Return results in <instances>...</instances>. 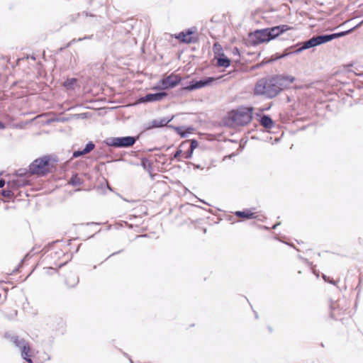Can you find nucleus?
Listing matches in <instances>:
<instances>
[{"mask_svg":"<svg viewBox=\"0 0 363 363\" xmlns=\"http://www.w3.org/2000/svg\"><path fill=\"white\" fill-rule=\"evenodd\" d=\"M182 82V77L175 74L163 77L159 82L160 86L155 87V89H169L175 87Z\"/></svg>","mask_w":363,"mask_h":363,"instance_id":"6","label":"nucleus"},{"mask_svg":"<svg viewBox=\"0 0 363 363\" xmlns=\"http://www.w3.org/2000/svg\"><path fill=\"white\" fill-rule=\"evenodd\" d=\"M123 250H119V251H117V252H115L112 253L111 255H110L106 258V259H108L109 257H112V256H114V255H118V254L121 253V252H123Z\"/></svg>","mask_w":363,"mask_h":363,"instance_id":"38","label":"nucleus"},{"mask_svg":"<svg viewBox=\"0 0 363 363\" xmlns=\"http://www.w3.org/2000/svg\"><path fill=\"white\" fill-rule=\"evenodd\" d=\"M173 119V116L164 117L160 118H156L149 122L147 124L146 130H150L153 128H162L166 126Z\"/></svg>","mask_w":363,"mask_h":363,"instance_id":"12","label":"nucleus"},{"mask_svg":"<svg viewBox=\"0 0 363 363\" xmlns=\"http://www.w3.org/2000/svg\"><path fill=\"white\" fill-rule=\"evenodd\" d=\"M5 184H6L5 180L3 179H0V189L3 188L5 186Z\"/></svg>","mask_w":363,"mask_h":363,"instance_id":"39","label":"nucleus"},{"mask_svg":"<svg viewBox=\"0 0 363 363\" xmlns=\"http://www.w3.org/2000/svg\"><path fill=\"white\" fill-rule=\"evenodd\" d=\"M30 184V182L28 179L25 178H18L16 179H13L7 182V188L12 190L13 192L14 190L18 189L20 187L26 186Z\"/></svg>","mask_w":363,"mask_h":363,"instance_id":"14","label":"nucleus"},{"mask_svg":"<svg viewBox=\"0 0 363 363\" xmlns=\"http://www.w3.org/2000/svg\"><path fill=\"white\" fill-rule=\"evenodd\" d=\"M69 184L73 186H79L82 184V179L77 176V174L72 175L69 179Z\"/></svg>","mask_w":363,"mask_h":363,"instance_id":"26","label":"nucleus"},{"mask_svg":"<svg viewBox=\"0 0 363 363\" xmlns=\"http://www.w3.org/2000/svg\"><path fill=\"white\" fill-rule=\"evenodd\" d=\"M79 277L74 274H70L65 279V284L69 287H75L79 283Z\"/></svg>","mask_w":363,"mask_h":363,"instance_id":"19","label":"nucleus"},{"mask_svg":"<svg viewBox=\"0 0 363 363\" xmlns=\"http://www.w3.org/2000/svg\"><path fill=\"white\" fill-rule=\"evenodd\" d=\"M13 343L20 349L21 358L27 363H33L32 348L28 342H13Z\"/></svg>","mask_w":363,"mask_h":363,"instance_id":"8","label":"nucleus"},{"mask_svg":"<svg viewBox=\"0 0 363 363\" xmlns=\"http://www.w3.org/2000/svg\"><path fill=\"white\" fill-rule=\"evenodd\" d=\"M250 38L254 45H258L262 43L269 42L271 40L268 34L267 28L255 30L250 35Z\"/></svg>","mask_w":363,"mask_h":363,"instance_id":"9","label":"nucleus"},{"mask_svg":"<svg viewBox=\"0 0 363 363\" xmlns=\"http://www.w3.org/2000/svg\"><path fill=\"white\" fill-rule=\"evenodd\" d=\"M318 46L317 45V43H316V40H315V36H313L311 38L306 40V41H303L302 43H299L298 44H296L295 45L296 48H297L296 49H295L293 52L294 53H300L302 51L305 50H307V49H309V48H314V47H316Z\"/></svg>","mask_w":363,"mask_h":363,"instance_id":"13","label":"nucleus"},{"mask_svg":"<svg viewBox=\"0 0 363 363\" xmlns=\"http://www.w3.org/2000/svg\"><path fill=\"white\" fill-rule=\"evenodd\" d=\"M189 141V147L187 151L184 152V157L185 159H190L192 157L194 150L198 147V141L195 139H192Z\"/></svg>","mask_w":363,"mask_h":363,"instance_id":"17","label":"nucleus"},{"mask_svg":"<svg viewBox=\"0 0 363 363\" xmlns=\"http://www.w3.org/2000/svg\"><path fill=\"white\" fill-rule=\"evenodd\" d=\"M65 263L60 264V267H62L63 265H65Z\"/></svg>","mask_w":363,"mask_h":363,"instance_id":"49","label":"nucleus"},{"mask_svg":"<svg viewBox=\"0 0 363 363\" xmlns=\"http://www.w3.org/2000/svg\"><path fill=\"white\" fill-rule=\"evenodd\" d=\"M189 145V141L188 140H186V141H184L182 142L178 150L175 152V153L173 155V158L174 159H177L178 160H179L178 158L179 157L182 155V149L185 148L187 145Z\"/></svg>","mask_w":363,"mask_h":363,"instance_id":"25","label":"nucleus"},{"mask_svg":"<svg viewBox=\"0 0 363 363\" xmlns=\"http://www.w3.org/2000/svg\"><path fill=\"white\" fill-rule=\"evenodd\" d=\"M54 165L51 164V157L45 155L35 160L28 167V172L30 175L45 176L52 172Z\"/></svg>","mask_w":363,"mask_h":363,"instance_id":"2","label":"nucleus"},{"mask_svg":"<svg viewBox=\"0 0 363 363\" xmlns=\"http://www.w3.org/2000/svg\"><path fill=\"white\" fill-rule=\"evenodd\" d=\"M28 172V170L26 169H19L16 172V174L19 177V178H23Z\"/></svg>","mask_w":363,"mask_h":363,"instance_id":"32","label":"nucleus"},{"mask_svg":"<svg viewBox=\"0 0 363 363\" xmlns=\"http://www.w3.org/2000/svg\"><path fill=\"white\" fill-rule=\"evenodd\" d=\"M138 237H146V235H139Z\"/></svg>","mask_w":363,"mask_h":363,"instance_id":"47","label":"nucleus"},{"mask_svg":"<svg viewBox=\"0 0 363 363\" xmlns=\"http://www.w3.org/2000/svg\"><path fill=\"white\" fill-rule=\"evenodd\" d=\"M295 48H296L295 46H291V47L286 49L283 52L282 54H281V55L277 54V57H276V58L274 60L284 58V57H287V56H289V55H290L291 54H295L294 52H293V51L295 50L294 49Z\"/></svg>","mask_w":363,"mask_h":363,"instance_id":"24","label":"nucleus"},{"mask_svg":"<svg viewBox=\"0 0 363 363\" xmlns=\"http://www.w3.org/2000/svg\"><path fill=\"white\" fill-rule=\"evenodd\" d=\"M257 116H259V122L262 127H264L266 129H272V128L274 127L275 123L269 115L257 114Z\"/></svg>","mask_w":363,"mask_h":363,"instance_id":"16","label":"nucleus"},{"mask_svg":"<svg viewBox=\"0 0 363 363\" xmlns=\"http://www.w3.org/2000/svg\"><path fill=\"white\" fill-rule=\"evenodd\" d=\"M87 225H99V223L91 222V223H88Z\"/></svg>","mask_w":363,"mask_h":363,"instance_id":"42","label":"nucleus"},{"mask_svg":"<svg viewBox=\"0 0 363 363\" xmlns=\"http://www.w3.org/2000/svg\"><path fill=\"white\" fill-rule=\"evenodd\" d=\"M169 128L174 129L176 133L179 135L182 138H185L187 136L190 131L192 130L191 128H189L186 131L184 130V127L180 126H174L172 125H168Z\"/></svg>","mask_w":363,"mask_h":363,"instance_id":"21","label":"nucleus"},{"mask_svg":"<svg viewBox=\"0 0 363 363\" xmlns=\"http://www.w3.org/2000/svg\"><path fill=\"white\" fill-rule=\"evenodd\" d=\"M362 24H363V20L360 23H359L357 25L350 28L347 30L342 31V32H339V33H331L330 35H331L332 40L334 39L340 38V37L345 36V35L351 33L353 30H354L356 28H359Z\"/></svg>","mask_w":363,"mask_h":363,"instance_id":"18","label":"nucleus"},{"mask_svg":"<svg viewBox=\"0 0 363 363\" xmlns=\"http://www.w3.org/2000/svg\"><path fill=\"white\" fill-rule=\"evenodd\" d=\"M237 52H238V48H235V53H237Z\"/></svg>","mask_w":363,"mask_h":363,"instance_id":"45","label":"nucleus"},{"mask_svg":"<svg viewBox=\"0 0 363 363\" xmlns=\"http://www.w3.org/2000/svg\"><path fill=\"white\" fill-rule=\"evenodd\" d=\"M95 147V145L93 142L91 141H89V143H86V145H85V147L83 149L84 150V152L88 154L91 151H92Z\"/></svg>","mask_w":363,"mask_h":363,"instance_id":"30","label":"nucleus"},{"mask_svg":"<svg viewBox=\"0 0 363 363\" xmlns=\"http://www.w3.org/2000/svg\"><path fill=\"white\" fill-rule=\"evenodd\" d=\"M167 96V92L160 91L157 93L147 94L144 96L140 97L138 99L139 103H147L162 101L164 97Z\"/></svg>","mask_w":363,"mask_h":363,"instance_id":"10","label":"nucleus"},{"mask_svg":"<svg viewBox=\"0 0 363 363\" xmlns=\"http://www.w3.org/2000/svg\"><path fill=\"white\" fill-rule=\"evenodd\" d=\"M214 81H216V78L213 77H204L200 80H191L189 85L183 86L179 89L180 94H183L184 91H191L208 86Z\"/></svg>","mask_w":363,"mask_h":363,"instance_id":"5","label":"nucleus"},{"mask_svg":"<svg viewBox=\"0 0 363 363\" xmlns=\"http://www.w3.org/2000/svg\"><path fill=\"white\" fill-rule=\"evenodd\" d=\"M323 278L325 281H328L333 284H335L334 281L330 280V278L327 277L325 274H323Z\"/></svg>","mask_w":363,"mask_h":363,"instance_id":"37","label":"nucleus"},{"mask_svg":"<svg viewBox=\"0 0 363 363\" xmlns=\"http://www.w3.org/2000/svg\"><path fill=\"white\" fill-rule=\"evenodd\" d=\"M314 36L318 46L332 40L330 34H323Z\"/></svg>","mask_w":363,"mask_h":363,"instance_id":"22","label":"nucleus"},{"mask_svg":"<svg viewBox=\"0 0 363 363\" xmlns=\"http://www.w3.org/2000/svg\"><path fill=\"white\" fill-rule=\"evenodd\" d=\"M196 28H188L179 33L175 38L184 43H196L199 40V37L196 33Z\"/></svg>","mask_w":363,"mask_h":363,"instance_id":"7","label":"nucleus"},{"mask_svg":"<svg viewBox=\"0 0 363 363\" xmlns=\"http://www.w3.org/2000/svg\"><path fill=\"white\" fill-rule=\"evenodd\" d=\"M48 270H52V271H53V272H57L55 269H53V268H52V267H51V268H49V269H48Z\"/></svg>","mask_w":363,"mask_h":363,"instance_id":"44","label":"nucleus"},{"mask_svg":"<svg viewBox=\"0 0 363 363\" xmlns=\"http://www.w3.org/2000/svg\"><path fill=\"white\" fill-rule=\"evenodd\" d=\"M235 215L239 218L245 219H250L255 218L254 213L250 211H238L235 213Z\"/></svg>","mask_w":363,"mask_h":363,"instance_id":"23","label":"nucleus"},{"mask_svg":"<svg viewBox=\"0 0 363 363\" xmlns=\"http://www.w3.org/2000/svg\"><path fill=\"white\" fill-rule=\"evenodd\" d=\"M217 65L219 67H228L230 65V60L224 53H221L218 57Z\"/></svg>","mask_w":363,"mask_h":363,"instance_id":"20","label":"nucleus"},{"mask_svg":"<svg viewBox=\"0 0 363 363\" xmlns=\"http://www.w3.org/2000/svg\"><path fill=\"white\" fill-rule=\"evenodd\" d=\"M268 30V34L269 35L270 40H274L281 34L291 29V27L288 25H279L277 26H273L271 28H267Z\"/></svg>","mask_w":363,"mask_h":363,"instance_id":"11","label":"nucleus"},{"mask_svg":"<svg viewBox=\"0 0 363 363\" xmlns=\"http://www.w3.org/2000/svg\"><path fill=\"white\" fill-rule=\"evenodd\" d=\"M93 35H85L84 37L83 38H79L77 39V41H82V40H86V39H92L93 38Z\"/></svg>","mask_w":363,"mask_h":363,"instance_id":"34","label":"nucleus"},{"mask_svg":"<svg viewBox=\"0 0 363 363\" xmlns=\"http://www.w3.org/2000/svg\"><path fill=\"white\" fill-rule=\"evenodd\" d=\"M84 155H86V153L84 152V150H78L74 151V152L72 154V157L77 158V157H79Z\"/></svg>","mask_w":363,"mask_h":363,"instance_id":"33","label":"nucleus"},{"mask_svg":"<svg viewBox=\"0 0 363 363\" xmlns=\"http://www.w3.org/2000/svg\"><path fill=\"white\" fill-rule=\"evenodd\" d=\"M6 128V125L4 123L0 121V130H4Z\"/></svg>","mask_w":363,"mask_h":363,"instance_id":"40","label":"nucleus"},{"mask_svg":"<svg viewBox=\"0 0 363 363\" xmlns=\"http://www.w3.org/2000/svg\"><path fill=\"white\" fill-rule=\"evenodd\" d=\"M138 136L111 137L104 142L108 146L118 148H128L134 145Z\"/></svg>","mask_w":363,"mask_h":363,"instance_id":"4","label":"nucleus"},{"mask_svg":"<svg viewBox=\"0 0 363 363\" xmlns=\"http://www.w3.org/2000/svg\"><path fill=\"white\" fill-rule=\"evenodd\" d=\"M330 317L335 320L341 319L343 314L342 308H340V303L337 301H332L330 305Z\"/></svg>","mask_w":363,"mask_h":363,"instance_id":"15","label":"nucleus"},{"mask_svg":"<svg viewBox=\"0 0 363 363\" xmlns=\"http://www.w3.org/2000/svg\"><path fill=\"white\" fill-rule=\"evenodd\" d=\"M255 318H258V315H257V313H255Z\"/></svg>","mask_w":363,"mask_h":363,"instance_id":"48","label":"nucleus"},{"mask_svg":"<svg viewBox=\"0 0 363 363\" xmlns=\"http://www.w3.org/2000/svg\"><path fill=\"white\" fill-rule=\"evenodd\" d=\"M279 225V223H277V224L274 225L272 226V228H273V229H275V228H277V225Z\"/></svg>","mask_w":363,"mask_h":363,"instance_id":"43","label":"nucleus"},{"mask_svg":"<svg viewBox=\"0 0 363 363\" xmlns=\"http://www.w3.org/2000/svg\"><path fill=\"white\" fill-rule=\"evenodd\" d=\"M141 166L146 170H148V171H151L152 170V163L150 162V161L144 157L141 160Z\"/></svg>","mask_w":363,"mask_h":363,"instance_id":"27","label":"nucleus"},{"mask_svg":"<svg viewBox=\"0 0 363 363\" xmlns=\"http://www.w3.org/2000/svg\"><path fill=\"white\" fill-rule=\"evenodd\" d=\"M33 250H34V248H33V249H32L29 252H28V253L25 255V257H24V258H23V259L22 261H23L24 259H28V258L31 257L33 256L32 252H33Z\"/></svg>","mask_w":363,"mask_h":363,"instance_id":"35","label":"nucleus"},{"mask_svg":"<svg viewBox=\"0 0 363 363\" xmlns=\"http://www.w3.org/2000/svg\"><path fill=\"white\" fill-rule=\"evenodd\" d=\"M320 345H321V347H325L323 342H321Z\"/></svg>","mask_w":363,"mask_h":363,"instance_id":"50","label":"nucleus"},{"mask_svg":"<svg viewBox=\"0 0 363 363\" xmlns=\"http://www.w3.org/2000/svg\"><path fill=\"white\" fill-rule=\"evenodd\" d=\"M77 42H78V41H77V39H76V38L72 39L70 42H69V43L67 44V45L65 46V48H69V46H71L72 44H74V43H77Z\"/></svg>","mask_w":363,"mask_h":363,"instance_id":"36","label":"nucleus"},{"mask_svg":"<svg viewBox=\"0 0 363 363\" xmlns=\"http://www.w3.org/2000/svg\"><path fill=\"white\" fill-rule=\"evenodd\" d=\"M253 108L242 106L230 114L233 123L240 126H244L251 122L252 119Z\"/></svg>","mask_w":363,"mask_h":363,"instance_id":"3","label":"nucleus"},{"mask_svg":"<svg viewBox=\"0 0 363 363\" xmlns=\"http://www.w3.org/2000/svg\"><path fill=\"white\" fill-rule=\"evenodd\" d=\"M123 354H124V356L127 357L130 359V363H133V361L132 360V359L129 357V355L127 353L123 352Z\"/></svg>","mask_w":363,"mask_h":363,"instance_id":"41","label":"nucleus"},{"mask_svg":"<svg viewBox=\"0 0 363 363\" xmlns=\"http://www.w3.org/2000/svg\"><path fill=\"white\" fill-rule=\"evenodd\" d=\"M1 194L8 199H11L14 196V193L12 191L11 189L7 188L6 189H3L1 191Z\"/></svg>","mask_w":363,"mask_h":363,"instance_id":"28","label":"nucleus"},{"mask_svg":"<svg viewBox=\"0 0 363 363\" xmlns=\"http://www.w3.org/2000/svg\"><path fill=\"white\" fill-rule=\"evenodd\" d=\"M237 52H238V48H235V53H237Z\"/></svg>","mask_w":363,"mask_h":363,"instance_id":"46","label":"nucleus"},{"mask_svg":"<svg viewBox=\"0 0 363 363\" xmlns=\"http://www.w3.org/2000/svg\"><path fill=\"white\" fill-rule=\"evenodd\" d=\"M76 82H77V79L75 78L67 79L65 82L64 86L67 89H70Z\"/></svg>","mask_w":363,"mask_h":363,"instance_id":"29","label":"nucleus"},{"mask_svg":"<svg viewBox=\"0 0 363 363\" xmlns=\"http://www.w3.org/2000/svg\"><path fill=\"white\" fill-rule=\"evenodd\" d=\"M294 80L295 78L289 75H274L259 79L255 84L254 94L264 96L268 99L274 98Z\"/></svg>","mask_w":363,"mask_h":363,"instance_id":"1","label":"nucleus"},{"mask_svg":"<svg viewBox=\"0 0 363 363\" xmlns=\"http://www.w3.org/2000/svg\"><path fill=\"white\" fill-rule=\"evenodd\" d=\"M4 337L6 339H10L11 340H18V337L17 335H15L14 334L10 333V332H6L5 334H4Z\"/></svg>","mask_w":363,"mask_h":363,"instance_id":"31","label":"nucleus"}]
</instances>
